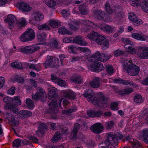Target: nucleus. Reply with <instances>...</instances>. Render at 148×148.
Instances as JSON below:
<instances>
[{"mask_svg":"<svg viewBox=\"0 0 148 148\" xmlns=\"http://www.w3.org/2000/svg\"><path fill=\"white\" fill-rule=\"evenodd\" d=\"M49 108L46 111V113L52 114L54 111L56 110L57 108V101L56 100H53L49 104Z\"/></svg>","mask_w":148,"mask_h":148,"instance_id":"22","label":"nucleus"},{"mask_svg":"<svg viewBox=\"0 0 148 148\" xmlns=\"http://www.w3.org/2000/svg\"><path fill=\"white\" fill-rule=\"evenodd\" d=\"M100 80L98 77L94 78L93 81L90 82V84L91 86L93 88H98L100 86Z\"/></svg>","mask_w":148,"mask_h":148,"instance_id":"27","label":"nucleus"},{"mask_svg":"<svg viewBox=\"0 0 148 148\" xmlns=\"http://www.w3.org/2000/svg\"><path fill=\"white\" fill-rule=\"evenodd\" d=\"M79 11L82 14H86L88 13L86 7L83 5H81L79 7Z\"/></svg>","mask_w":148,"mask_h":148,"instance_id":"47","label":"nucleus"},{"mask_svg":"<svg viewBox=\"0 0 148 148\" xmlns=\"http://www.w3.org/2000/svg\"><path fill=\"white\" fill-rule=\"evenodd\" d=\"M59 60L58 58L47 56V59L45 62L43 64L45 68L53 67L57 66L59 62Z\"/></svg>","mask_w":148,"mask_h":148,"instance_id":"11","label":"nucleus"},{"mask_svg":"<svg viewBox=\"0 0 148 148\" xmlns=\"http://www.w3.org/2000/svg\"><path fill=\"white\" fill-rule=\"evenodd\" d=\"M58 32L60 34H72L73 32L67 30L64 27H61L58 29Z\"/></svg>","mask_w":148,"mask_h":148,"instance_id":"35","label":"nucleus"},{"mask_svg":"<svg viewBox=\"0 0 148 148\" xmlns=\"http://www.w3.org/2000/svg\"><path fill=\"white\" fill-rule=\"evenodd\" d=\"M59 78L55 75L53 74L51 75V81L53 82L56 84L57 82L59 80Z\"/></svg>","mask_w":148,"mask_h":148,"instance_id":"60","label":"nucleus"},{"mask_svg":"<svg viewBox=\"0 0 148 148\" xmlns=\"http://www.w3.org/2000/svg\"><path fill=\"white\" fill-rule=\"evenodd\" d=\"M4 21L5 23H8V27L10 28H12L16 26V19L15 17L13 15H8Z\"/></svg>","mask_w":148,"mask_h":148,"instance_id":"15","label":"nucleus"},{"mask_svg":"<svg viewBox=\"0 0 148 148\" xmlns=\"http://www.w3.org/2000/svg\"><path fill=\"white\" fill-rule=\"evenodd\" d=\"M122 41L125 43V45H130L131 46H134L135 45L134 42L131 41L129 39L126 38H123Z\"/></svg>","mask_w":148,"mask_h":148,"instance_id":"48","label":"nucleus"},{"mask_svg":"<svg viewBox=\"0 0 148 148\" xmlns=\"http://www.w3.org/2000/svg\"><path fill=\"white\" fill-rule=\"evenodd\" d=\"M106 70L108 74L112 75L114 73V69L112 65H108L106 66Z\"/></svg>","mask_w":148,"mask_h":148,"instance_id":"49","label":"nucleus"},{"mask_svg":"<svg viewBox=\"0 0 148 148\" xmlns=\"http://www.w3.org/2000/svg\"><path fill=\"white\" fill-rule=\"evenodd\" d=\"M11 66L14 68L21 69L22 67V64L21 62H15L11 64Z\"/></svg>","mask_w":148,"mask_h":148,"instance_id":"46","label":"nucleus"},{"mask_svg":"<svg viewBox=\"0 0 148 148\" xmlns=\"http://www.w3.org/2000/svg\"><path fill=\"white\" fill-rule=\"evenodd\" d=\"M26 25V22L25 19L22 18L20 19L17 23H16V25L19 27L21 28L25 26Z\"/></svg>","mask_w":148,"mask_h":148,"instance_id":"37","label":"nucleus"},{"mask_svg":"<svg viewBox=\"0 0 148 148\" xmlns=\"http://www.w3.org/2000/svg\"><path fill=\"white\" fill-rule=\"evenodd\" d=\"M132 23L134 25L137 26L141 24L142 23V21L140 19H138L137 17L134 20Z\"/></svg>","mask_w":148,"mask_h":148,"instance_id":"61","label":"nucleus"},{"mask_svg":"<svg viewBox=\"0 0 148 148\" xmlns=\"http://www.w3.org/2000/svg\"><path fill=\"white\" fill-rule=\"evenodd\" d=\"M38 28L39 30L46 29L49 30L50 28L46 24H44L39 25L38 27Z\"/></svg>","mask_w":148,"mask_h":148,"instance_id":"51","label":"nucleus"},{"mask_svg":"<svg viewBox=\"0 0 148 148\" xmlns=\"http://www.w3.org/2000/svg\"><path fill=\"white\" fill-rule=\"evenodd\" d=\"M26 103L29 108L32 109L34 107V104L33 101L29 98H27L26 99Z\"/></svg>","mask_w":148,"mask_h":148,"instance_id":"42","label":"nucleus"},{"mask_svg":"<svg viewBox=\"0 0 148 148\" xmlns=\"http://www.w3.org/2000/svg\"><path fill=\"white\" fill-rule=\"evenodd\" d=\"M134 101L137 103H140L143 101L141 96L139 94H136L134 98Z\"/></svg>","mask_w":148,"mask_h":148,"instance_id":"44","label":"nucleus"},{"mask_svg":"<svg viewBox=\"0 0 148 148\" xmlns=\"http://www.w3.org/2000/svg\"><path fill=\"white\" fill-rule=\"evenodd\" d=\"M102 114V112L101 111H94L92 110H89L87 112L88 115L91 117H100Z\"/></svg>","mask_w":148,"mask_h":148,"instance_id":"30","label":"nucleus"},{"mask_svg":"<svg viewBox=\"0 0 148 148\" xmlns=\"http://www.w3.org/2000/svg\"><path fill=\"white\" fill-rule=\"evenodd\" d=\"M118 143V140L116 137L113 135L112 133H110L108 134L107 140L104 142L100 145L99 148H109L110 145L114 146L116 145Z\"/></svg>","mask_w":148,"mask_h":148,"instance_id":"6","label":"nucleus"},{"mask_svg":"<svg viewBox=\"0 0 148 148\" xmlns=\"http://www.w3.org/2000/svg\"><path fill=\"white\" fill-rule=\"evenodd\" d=\"M49 25L52 27H57L60 26V22L57 20L50 19L49 21Z\"/></svg>","mask_w":148,"mask_h":148,"instance_id":"33","label":"nucleus"},{"mask_svg":"<svg viewBox=\"0 0 148 148\" xmlns=\"http://www.w3.org/2000/svg\"><path fill=\"white\" fill-rule=\"evenodd\" d=\"M76 108L70 109L68 110H63L62 112L64 114H68L71 112H75L76 110Z\"/></svg>","mask_w":148,"mask_h":148,"instance_id":"62","label":"nucleus"},{"mask_svg":"<svg viewBox=\"0 0 148 148\" xmlns=\"http://www.w3.org/2000/svg\"><path fill=\"white\" fill-rule=\"evenodd\" d=\"M18 50L23 53H32L38 50L39 47H20Z\"/></svg>","mask_w":148,"mask_h":148,"instance_id":"16","label":"nucleus"},{"mask_svg":"<svg viewBox=\"0 0 148 148\" xmlns=\"http://www.w3.org/2000/svg\"><path fill=\"white\" fill-rule=\"evenodd\" d=\"M111 56L110 55H106L103 53H101L99 61L101 62H105L110 59Z\"/></svg>","mask_w":148,"mask_h":148,"instance_id":"36","label":"nucleus"},{"mask_svg":"<svg viewBox=\"0 0 148 148\" xmlns=\"http://www.w3.org/2000/svg\"><path fill=\"white\" fill-rule=\"evenodd\" d=\"M63 95L64 97L70 100L75 99L76 96L75 92L70 89L64 91L63 93Z\"/></svg>","mask_w":148,"mask_h":148,"instance_id":"21","label":"nucleus"},{"mask_svg":"<svg viewBox=\"0 0 148 148\" xmlns=\"http://www.w3.org/2000/svg\"><path fill=\"white\" fill-rule=\"evenodd\" d=\"M62 15L64 18H66L70 15V12L69 11H67L64 10L62 12Z\"/></svg>","mask_w":148,"mask_h":148,"instance_id":"56","label":"nucleus"},{"mask_svg":"<svg viewBox=\"0 0 148 148\" xmlns=\"http://www.w3.org/2000/svg\"><path fill=\"white\" fill-rule=\"evenodd\" d=\"M128 17L129 20L132 22L137 18V17L133 13H131L129 14Z\"/></svg>","mask_w":148,"mask_h":148,"instance_id":"59","label":"nucleus"},{"mask_svg":"<svg viewBox=\"0 0 148 148\" xmlns=\"http://www.w3.org/2000/svg\"><path fill=\"white\" fill-rule=\"evenodd\" d=\"M71 80L74 82L79 84L82 83L83 80L80 75L76 76L75 78H72Z\"/></svg>","mask_w":148,"mask_h":148,"instance_id":"43","label":"nucleus"},{"mask_svg":"<svg viewBox=\"0 0 148 148\" xmlns=\"http://www.w3.org/2000/svg\"><path fill=\"white\" fill-rule=\"evenodd\" d=\"M114 82L116 83L122 84L125 85L130 84L133 85L135 87L136 86V84L135 83L128 80H123L120 78L114 79Z\"/></svg>","mask_w":148,"mask_h":148,"instance_id":"26","label":"nucleus"},{"mask_svg":"<svg viewBox=\"0 0 148 148\" xmlns=\"http://www.w3.org/2000/svg\"><path fill=\"white\" fill-rule=\"evenodd\" d=\"M79 23L77 22L71 20L68 21V27L69 28L74 30H76L79 27Z\"/></svg>","mask_w":148,"mask_h":148,"instance_id":"29","label":"nucleus"},{"mask_svg":"<svg viewBox=\"0 0 148 148\" xmlns=\"http://www.w3.org/2000/svg\"><path fill=\"white\" fill-rule=\"evenodd\" d=\"M16 81L18 83H23L24 81V79L23 77H20L18 75H16L15 78Z\"/></svg>","mask_w":148,"mask_h":148,"instance_id":"63","label":"nucleus"},{"mask_svg":"<svg viewBox=\"0 0 148 148\" xmlns=\"http://www.w3.org/2000/svg\"><path fill=\"white\" fill-rule=\"evenodd\" d=\"M57 89L55 88H52L49 90L48 93L49 99H52L55 96L56 92Z\"/></svg>","mask_w":148,"mask_h":148,"instance_id":"39","label":"nucleus"},{"mask_svg":"<svg viewBox=\"0 0 148 148\" xmlns=\"http://www.w3.org/2000/svg\"><path fill=\"white\" fill-rule=\"evenodd\" d=\"M12 102L16 105H20L21 104L20 98L18 96L14 97L13 99H12Z\"/></svg>","mask_w":148,"mask_h":148,"instance_id":"45","label":"nucleus"},{"mask_svg":"<svg viewBox=\"0 0 148 148\" xmlns=\"http://www.w3.org/2000/svg\"><path fill=\"white\" fill-rule=\"evenodd\" d=\"M59 58H60L61 65L62 66H64V64H63V60L64 58H67V56L62 54H60L59 55Z\"/></svg>","mask_w":148,"mask_h":148,"instance_id":"58","label":"nucleus"},{"mask_svg":"<svg viewBox=\"0 0 148 148\" xmlns=\"http://www.w3.org/2000/svg\"><path fill=\"white\" fill-rule=\"evenodd\" d=\"M3 100L4 102L7 104H9L12 102V98L9 97H4Z\"/></svg>","mask_w":148,"mask_h":148,"instance_id":"64","label":"nucleus"},{"mask_svg":"<svg viewBox=\"0 0 148 148\" xmlns=\"http://www.w3.org/2000/svg\"><path fill=\"white\" fill-rule=\"evenodd\" d=\"M114 125V122L111 121L107 122L106 123V126L108 129H111L113 127Z\"/></svg>","mask_w":148,"mask_h":148,"instance_id":"55","label":"nucleus"},{"mask_svg":"<svg viewBox=\"0 0 148 148\" xmlns=\"http://www.w3.org/2000/svg\"><path fill=\"white\" fill-rule=\"evenodd\" d=\"M60 133L59 132H58L55 134L54 136L51 139V141L55 143L57 140H60L61 138Z\"/></svg>","mask_w":148,"mask_h":148,"instance_id":"40","label":"nucleus"},{"mask_svg":"<svg viewBox=\"0 0 148 148\" xmlns=\"http://www.w3.org/2000/svg\"><path fill=\"white\" fill-rule=\"evenodd\" d=\"M120 61L122 64L123 69L130 75L135 76L139 72V67L133 64L131 60H128L127 57L122 58L120 59Z\"/></svg>","mask_w":148,"mask_h":148,"instance_id":"2","label":"nucleus"},{"mask_svg":"<svg viewBox=\"0 0 148 148\" xmlns=\"http://www.w3.org/2000/svg\"><path fill=\"white\" fill-rule=\"evenodd\" d=\"M76 47H69L68 49V51L70 53H75L77 50H80L82 52H83L86 53H90V50L86 47L81 48V47H78L76 48Z\"/></svg>","mask_w":148,"mask_h":148,"instance_id":"19","label":"nucleus"},{"mask_svg":"<svg viewBox=\"0 0 148 148\" xmlns=\"http://www.w3.org/2000/svg\"><path fill=\"white\" fill-rule=\"evenodd\" d=\"M56 84L62 87H65L67 86V84L65 82L64 80L60 79Z\"/></svg>","mask_w":148,"mask_h":148,"instance_id":"52","label":"nucleus"},{"mask_svg":"<svg viewBox=\"0 0 148 148\" xmlns=\"http://www.w3.org/2000/svg\"><path fill=\"white\" fill-rule=\"evenodd\" d=\"M31 112L28 110H23L20 111L17 114L18 117L23 118L29 117L32 116Z\"/></svg>","mask_w":148,"mask_h":148,"instance_id":"25","label":"nucleus"},{"mask_svg":"<svg viewBox=\"0 0 148 148\" xmlns=\"http://www.w3.org/2000/svg\"><path fill=\"white\" fill-rule=\"evenodd\" d=\"M137 55L139 58L148 59V47L140 48L137 51Z\"/></svg>","mask_w":148,"mask_h":148,"instance_id":"14","label":"nucleus"},{"mask_svg":"<svg viewBox=\"0 0 148 148\" xmlns=\"http://www.w3.org/2000/svg\"><path fill=\"white\" fill-rule=\"evenodd\" d=\"M103 130V126L100 123H97L95 124L90 128L91 130L96 134L100 133Z\"/></svg>","mask_w":148,"mask_h":148,"instance_id":"17","label":"nucleus"},{"mask_svg":"<svg viewBox=\"0 0 148 148\" xmlns=\"http://www.w3.org/2000/svg\"><path fill=\"white\" fill-rule=\"evenodd\" d=\"M17 6L21 10L25 12H29L32 10V8L28 4L23 2H20L16 4Z\"/></svg>","mask_w":148,"mask_h":148,"instance_id":"18","label":"nucleus"},{"mask_svg":"<svg viewBox=\"0 0 148 148\" xmlns=\"http://www.w3.org/2000/svg\"><path fill=\"white\" fill-rule=\"evenodd\" d=\"M134 91L133 89L130 88H127L121 90L120 92V93L122 95H128Z\"/></svg>","mask_w":148,"mask_h":148,"instance_id":"34","label":"nucleus"},{"mask_svg":"<svg viewBox=\"0 0 148 148\" xmlns=\"http://www.w3.org/2000/svg\"><path fill=\"white\" fill-rule=\"evenodd\" d=\"M58 0H45L46 5L49 8H53L57 5L58 3Z\"/></svg>","mask_w":148,"mask_h":148,"instance_id":"31","label":"nucleus"},{"mask_svg":"<svg viewBox=\"0 0 148 148\" xmlns=\"http://www.w3.org/2000/svg\"><path fill=\"white\" fill-rule=\"evenodd\" d=\"M132 37L133 38L137 40L145 41L146 39H148V35H145L138 33H133L132 34Z\"/></svg>","mask_w":148,"mask_h":148,"instance_id":"23","label":"nucleus"},{"mask_svg":"<svg viewBox=\"0 0 148 148\" xmlns=\"http://www.w3.org/2000/svg\"><path fill=\"white\" fill-rule=\"evenodd\" d=\"M129 2L133 6H141L143 10L148 13V0H129Z\"/></svg>","mask_w":148,"mask_h":148,"instance_id":"7","label":"nucleus"},{"mask_svg":"<svg viewBox=\"0 0 148 148\" xmlns=\"http://www.w3.org/2000/svg\"><path fill=\"white\" fill-rule=\"evenodd\" d=\"M105 8L106 11L109 14H114L117 18H121L124 16V14L121 12H119V9L115 8L111 9L110 4L108 3L105 4Z\"/></svg>","mask_w":148,"mask_h":148,"instance_id":"10","label":"nucleus"},{"mask_svg":"<svg viewBox=\"0 0 148 148\" xmlns=\"http://www.w3.org/2000/svg\"><path fill=\"white\" fill-rule=\"evenodd\" d=\"M12 124V125L16 126L19 124V121L17 118L14 117H12L11 118Z\"/></svg>","mask_w":148,"mask_h":148,"instance_id":"57","label":"nucleus"},{"mask_svg":"<svg viewBox=\"0 0 148 148\" xmlns=\"http://www.w3.org/2000/svg\"><path fill=\"white\" fill-rule=\"evenodd\" d=\"M73 42L79 44L81 45L86 46L89 45L88 43L80 36H77L73 38Z\"/></svg>","mask_w":148,"mask_h":148,"instance_id":"20","label":"nucleus"},{"mask_svg":"<svg viewBox=\"0 0 148 148\" xmlns=\"http://www.w3.org/2000/svg\"><path fill=\"white\" fill-rule=\"evenodd\" d=\"M79 124L76 123L75 124L73 130L70 135V137L73 139H76L77 133L79 128Z\"/></svg>","mask_w":148,"mask_h":148,"instance_id":"28","label":"nucleus"},{"mask_svg":"<svg viewBox=\"0 0 148 148\" xmlns=\"http://www.w3.org/2000/svg\"><path fill=\"white\" fill-rule=\"evenodd\" d=\"M94 17L101 21H110L109 17L101 10H96L94 12Z\"/></svg>","mask_w":148,"mask_h":148,"instance_id":"12","label":"nucleus"},{"mask_svg":"<svg viewBox=\"0 0 148 148\" xmlns=\"http://www.w3.org/2000/svg\"><path fill=\"white\" fill-rule=\"evenodd\" d=\"M44 18V15L38 12H35L32 13L29 19V22L33 24L36 21H39L42 20Z\"/></svg>","mask_w":148,"mask_h":148,"instance_id":"13","label":"nucleus"},{"mask_svg":"<svg viewBox=\"0 0 148 148\" xmlns=\"http://www.w3.org/2000/svg\"><path fill=\"white\" fill-rule=\"evenodd\" d=\"M101 53L96 52L92 56L89 62L88 67L89 70L95 72H99L104 69L102 64L100 62L95 61V60L99 61Z\"/></svg>","mask_w":148,"mask_h":148,"instance_id":"3","label":"nucleus"},{"mask_svg":"<svg viewBox=\"0 0 148 148\" xmlns=\"http://www.w3.org/2000/svg\"><path fill=\"white\" fill-rule=\"evenodd\" d=\"M46 126L45 124L41 123L39 124V126L38 127V130L36 132V134L40 136L39 133H42L41 131L43 130L46 129Z\"/></svg>","mask_w":148,"mask_h":148,"instance_id":"38","label":"nucleus"},{"mask_svg":"<svg viewBox=\"0 0 148 148\" xmlns=\"http://www.w3.org/2000/svg\"><path fill=\"white\" fill-rule=\"evenodd\" d=\"M80 22L82 24L86 25V27L90 26L93 28H96L97 27H99L108 33H112L117 29V27L115 26L106 24L96 25L89 21L81 20Z\"/></svg>","mask_w":148,"mask_h":148,"instance_id":"4","label":"nucleus"},{"mask_svg":"<svg viewBox=\"0 0 148 148\" xmlns=\"http://www.w3.org/2000/svg\"><path fill=\"white\" fill-rule=\"evenodd\" d=\"M125 50L131 54H134L136 52V50L134 47H126Z\"/></svg>","mask_w":148,"mask_h":148,"instance_id":"50","label":"nucleus"},{"mask_svg":"<svg viewBox=\"0 0 148 148\" xmlns=\"http://www.w3.org/2000/svg\"><path fill=\"white\" fill-rule=\"evenodd\" d=\"M118 103L117 102H112L111 103L110 108L111 109L114 110H117L118 109Z\"/></svg>","mask_w":148,"mask_h":148,"instance_id":"54","label":"nucleus"},{"mask_svg":"<svg viewBox=\"0 0 148 148\" xmlns=\"http://www.w3.org/2000/svg\"><path fill=\"white\" fill-rule=\"evenodd\" d=\"M141 136L144 139V142L148 144V128H145L143 130Z\"/></svg>","mask_w":148,"mask_h":148,"instance_id":"32","label":"nucleus"},{"mask_svg":"<svg viewBox=\"0 0 148 148\" xmlns=\"http://www.w3.org/2000/svg\"><path fill=\"white\" fill-rule=\"evenodd\" d=\"M21 140L19 139L15 140L13 142V146L16 147H18L20 145Z\"/></svg>","mask_w":148,"mask_h":148,"instance_id":"53","label":"nucleus"},{"mask_svg":"<svg viewBox=\"0 0 148 148\" xmlns=\"http://www.w3.org/2000/svg\"><path fill=\"white\" fill-rule=\"evenodd\" d=\"M87 38L91 40H95V42L99 45H104L105 46H108L109 45V42L105 38L104 36L99 34L96 32H92L87 36Z\"/></svg>","mask_w":148,"mask_h":148,"instance_id":"5","label":"nucleus"},{"mask_svg":"<svg viewBox=\"0 0 148 148\" xmlns=\"http://www.w3.org/2000/svg\"><path fill=\"white\" fill-rule=\"evenodd\" d=\"M130 144L132 146L134 147H137L140 146L139 142L136 140L132 139L130 141Z\"/></svg>","mask_w":148,"mask_h":148,"instance_id":"41","label":"nucleus"},{"mask_svg":"<svg viewBox=\"0 0 148 148\" xmlns=\"http://www.w3.org/2000/svg\"><path fill=\"white\" fill-rule=\"evenodd\" d=\"M83 95L84 97L87 98V100L89 102L99 107H101L103 104L106 103L108 100L107 98L101 92L97 94L96 98L94 96V92L91 90L85 92Z\"/></svg>","mask_w":148,"mask_h":148,"instance_id":"1","label":"nucleus"},{"mask_svg":"<svg viewBox=\"0 0 148 148\" xmlns=\"http://www.w3.org/2000/svg\"><path fill=\"white\" fill-rule=\"evenodd\" d=\"M35 38V33L34 30L29 28L21 35L20 39L22 41L26 42L32 40Z\"/></svg>","mask_w":148,"mask_h":148,"instance_id":"8","label":"nucleus"},{"mask_svg":"<svg viewBox=\"0 0 148 148\" xmlns=\"http://www.w3.org/2000/svg\"><path fill=\"white\" fill-rule=\"evenodd\" d=\"M32 99L35 100L39 99L42 101H45L46 100L47 95L45 90L41 87H38L37 89V92L35 94L32 95Z\"/></svg>","mask_w":148,"mask_h":148,"instance_id":"9","label":"nucleus"},{"mask_svg":"<svg viewBox=\"0 0 148 148\" xmlns=\"http://www.w3.org/2000/svg\"><path fill=\"white\" fill-rule=\"evenodd\" d=\"M46 35L45 33H41L38 36V41L39 42L37 45H48L47 43L44 42L46 39Z\"/></svg>","mask_w":148,"mask_h":148,"instance_id":"24","label":"nucleus"}]
</instances>
